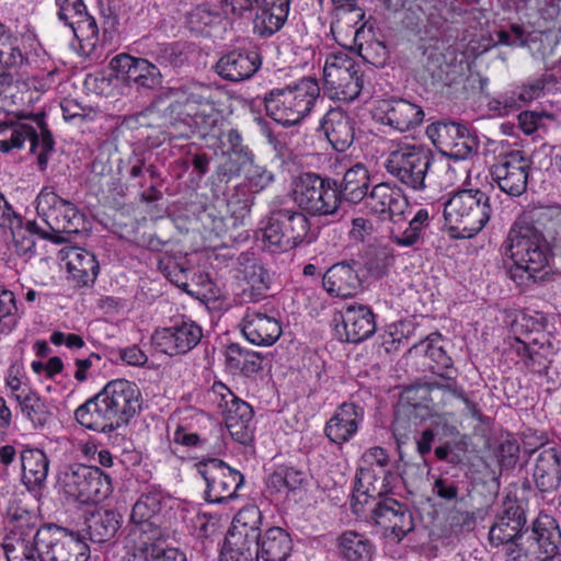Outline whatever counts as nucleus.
Returning a JSON list of instances; mask_svg holds the SVG:
<instances>
[{
    "label": "nucleus",
    "mask_w": 561,
    "mask_h": 561,
    "mask_svg": "<svg viewBox=\"0 0 561 561\" xmlns=\"http://www.w3.org/2000/svg\"><path fill=\"white\" fill-rule=\"evenodd\" d=\"M293 198L312 215H331L340 205V193L334 183L314 173H305L294 182Z\"/></svg>",
    "instance_id": "4468645a"
},
{
    "label": "nucleus",
    "mask_w": 561,
    "mask_h": 561,
    "mask_svg": "<svg viewBox=\"0 0 561 561\" xmlns=\"http://www.w3.org/2000/svg\"><path fill=\"white\" fill-rule=\"evenodd\" d=\"M12 250L24 260H30L35 253L34 236L25 228L18 226L12 229Z\"/></svg>",
    "instance_id": "052dcab7"
},
{
    "label": "nucleus",
    "mask_w": 561,
    "mask_h": 561,
    "mask_svg": "<svg viewBox=\"0 0 561 561\" xmlns=\"http://www.w3.org/2000/svg\"><path fill=\"white\" fill-rule=\"evenodd\" d=\"M345 340L357 343L371 336L376 330L374 313L364 305H350L342 311Z\"/></svg>",
    "instance_id": "c9c22d12"
},
{
    "label": "nucleus",
    "mask_w": 561,
    "mask_h": 561,
    "mask_svg": "<svg viewBox=\"0 0 561 561\" xmlns=\"http://www.w3.org/2000/svg\"><path fill=\"white\" fill-rule=\"evenodd\" d=\"M440 342L442 335L439 333L431 334L426 340L411 347L410 353H414L416 355L424 354L434 364L431 366V369L433 370L450 368L453 360L444 351Z\"/></svg>",
    "instance_id": "de8ad7c7"
},
{
    "label": "nucleus",
    "mask_w": 561,
    "mask_h": 561,
    "mask_svg": "<svg viewBox=\"0 0 561 561\" xmlns=\"http://www.w3.org/2000/svg\"><path fill=\"white\" fill-rule=\"evenodd\" d=\"M525 522L522 507L514 501H505L502 513L490 529L489 538L491 543L500 546L511 542L516 538Z\"/></svg>",
    "instance_id": "f704fd0d"
},
{
    "label": "nucleus",
    "mask_w": 561,
    "mask_h": 561,
    "mask_svg": "<svg viewBox=\"0 0 561 561\" xmlns=\"http://www.w3.org/2000/svg\"><path fill=\"white\" fill-rule=\"evenodd\" d=\"M261 511L255 505H248L240 510L234 516L231 527L227 535L259 539V528L261 525Z\"/></svg>",
    "instance_id": "49530a36"
},
{
    "label": "nucleus",
    "mask_w": 561,
    "mask_h": 561,
    "mask_svg": "<svg viewBox=\"0 0 561 561\" xmlns=\"http://www.w3.org/2000/svg\"><path fill=\"white\" fill-rule=\"evenodd\" d=\"M529 168V160L520 151H513L493 165L491 174L501 191L520 196L527 187Z\"/></svg>",
    "instance_id": "b1692460"
},
{
    "label": "nucleus",
    "mask_w": 561,
    "mask_h": 561,
    "mask_svg": "<svg viewBox=\"0 0 561 561\" xmlns=\"http://www.w3.org/2000/svg\"><path fill=\"white\" fill-rule=\"evenodd\" d=\"M257 542L259 556L263 561H285L293 549L290 536L280 527L267 529Z\"/></svg>",
    "instance_id": "58836bf2"
},
{
    "label": "nucleus",
    "mask_w": 561,
    "mask_h": 561,
    "mask_svg": "<svg viewBox=\"0 0 561 561\" xmlns=\"http://www.w3.org/2000/svg\"><path fill=\"white\" fill-rule=\"evenodd\" d=\"M365 204L381 220L392 221L401 219L409 207L400 187L388 182L375 185L366 196Z\"/></svg>",
    "instance_id": "393cba45"
},
{
    "label": "nucleus",
    "mask_w": 561,
    "mask_h": 561,
    "mask_svg": "<svg viewBox=\"0 0 561 561\" xmlns=\"http://www.w3.org/2000/svg\"><path fill=\"white\" fill-rule=\"evenodd\" d=\"M446 175L453 184H460L463 188H473L471 181V167L467 159L454 160V162L448 165Z\"/></svg>",
    "instance_id": "0e129e2a"
},
{
    "label": "nucleus",
    "mask_w": 561,
    "mask_h": 561,
    "mask_svg": "<svg viewBox=\"0 0 561 561\" xmlns=\"http://www.w3.org/2000/svg\"><path fill=\"white\" fill-rule=\"evenodd\" d=\"M319 131L323 134L334 150L344 152L354 142L355 122L344 111L332 108L321 118Z\"/></svg>",
    "instance_id": "bb28decb"
},
{
    "label": "nucleus",
    "mask_w": 561,
    "mask_h": 561,
    "mask_svg": "<svg viewBox=\"0 0 561 561\" xmlns=\"http://www.w3.org/2000/svg\"><path fill=\"white\" fill-rule=\"evenodd\" d=\"M256 13L253 30L260 36H272L285 24L290 9V0H255Z\"/></svg>",
    "instance_id": "c756f323"
},
{
    "label": "nucleus",
    "mask_w": 561,
    "mask_h": 561,
    "mask_svg": "<svg viewBox=\"0 0 561 561\" xmlns=\"http://www.w3.org/2000/svg\"><path fill=\"white\" fill-rule=\"evenodd\" d=\"M322 284L331 297L350 298L357 294L360 279L353 265L341 262L327 270L322 277Z\"/></svg>",
    "instance_id": "7c9ffc66"
},
{
    "label": "nucleus",
    "mask_w": 561,
    "mask_h": 561,
    "mask_svg": "<svg viewBox=\"0 0 561 561\" xmlns=\"http://www.w3.org/2000/svg\"><path fill=\"white\" fill-rule=\"evenodd\" d=\"M241 331L247 341L257 346H271L282 335V327L276 318L254 309L247 310Z\"/></svg>",
    "instance_id": "cd10ccee"
},
{
    "label": "nucleus",
    "mask_w": 561,
    "mask_h": 561,
    "mask_svg": "<svg viewBox=\"0 0 561 561\" xmlns=\"http://www.w3.org/2000/svg\"><path fill=\"white\" fill-rule=\"evenodd\" d=\"M169 95L171 102L167 107V116L171 139L188 138L194 133L203 137L210 133L216 135V128L224 117V92L193 83L183 89H171Z\"/></svg>",
    "instance_id": "f257e3e1"
},
{
    "label": "nucleus",
    "mask_w": 561,
    "mask_h": 561,
    "mask_svg": "<svg viewBox=\"0 0 561 561\" xmlns=\"http://www.w3.org/2000/svg\"><path fill=\"white\" fill-rule=\"evenodd\" d=\"M320 88L312 78H302L284 88L271 90L264 98L267 115L285 127L300 124L310 115Z\"/></svg>",
    "instance_id": "423d86ee"
},
{
    "label": "nucleus",
    "mask_w": 561,
    "mask_h": 561,
    "mask_svg": "<svg viewBox=\"0 0 561 561\" xmlns=\"http://www.w3.org/2000/svg\"><path fill=\"white\" fill-rule=\"evenodd\" d=\"M58 16L68 25L79 43V54L91 57L99 47V28L82 0H56Z\"/></svg>",
    "instance_id": "f3484780"
},
{
    "label": "nucleus",
    "mask_w": 561,
    "mask_h": 561,
    "mask_svg": "<svg viewBox=\"0 0 561 561\" xmlns=\"http://www.w3.org/2000/svg\"><path fill=\"white\" fill-rule=\"evenodd\" d=\"M274 181V174L265 167L259 165L250 161L244 169V185L249 193L257 194L265 190Z\"/></svg>",
    "instance_id": "5fc2aeb1"
},
{
    "label": "nucleus",
    "mask_w": 561,
    "mask_h": 561,
    "mask_svg": "<svg viewBox=\"0 0 561 561\" xmlns=\"http://www.w3.org/2000/svg\"><path fill=\"white\" fill-rule=\"evenodd\" d=\"M323 81L330 98L344 102L355 100L363 89L359 66L345 49H337L327 55Z\"/></svg>",
    "instance_id": "9b49d317"
},
{
    "label": "nucleus",
    "mask_w": 561,
    "mask_h": 561,
    "mask_svg": "<svg viewBox=\"0 0 561 561\" xmlns=\"http://www.w3.org/2000/svg\"><path fill=\"white\" fill-rule=\"evenodd\" d=\"M373 513L382 535L391 540L400 541L414 529L411 511L394 499L387 497L378 502Z\"/></svg>",
    "instance_id": "5701e85b"
},
{
    "label": "nucleus",
    "mask_w": 561,
    "mask_h": 561,
    "mask_svg": "<svg viewBox=\"0 0 561 561\" xmlns=\"http://www.w3.org/2000/svg\"><path fill=\"white\" fill-rule=\"evenodd\" d=\"M18 116V121L0 122V152L8 153L14 149H22L28 141L31 152L37 157L39 169L44 170L54 148L45 114L43 112L19 113Z\"/></svg>",
    "instance_id": "0eeeda50"
},
{
    "label": "nucleus",
    "mask_w": 561,
    "mask_h": 561,
    "mask_svg": "<svg viewBox=\"0 0 561 561\" xmlns=\"http://www.w3.org/2000/svg\"><path fill=\"white\" fill-rule=\"evenodd\" d=\"M369 184V173L362 163H356L350 168L343 179L342 193L344 197L352 202H360L367 194Z\"/></svg>",
    "instance_id": "a18cd8bd"
},
{
    "label": "nucleus",
    "mask_w": 561,
    "mask_h": 561,
    "mask_svg": "<svg viewBox=\"0 0 561 561\" xmlns=\"http://www.w3.org/2000/svg\"><path fill=\"white\" fill-rule=\"evenodd\" d=\"M140 408L139 387L127 379H114L81 404L75 416L80 425L89 430L110 433L127 425Z\"/></svg>",
    "instance_id": "f03ea898"
},
{
    "label": "nucleus",
    "mask_w": 561,
    "mask_h": 561,
    "mask_svg": "<svg viewBox=\"0 0 561 561\" xmlns=\"http://www.w3.org/2000/svg\"><path fill=\"white\" fill-rule=\"evenodd\" d=\"M149 560L150 561H187L185 552L175 547L168 546L162 540L149 539Z\"/></svg>",
    "instance_id": "e2e57ef3"
},
{
    "label": "nucleus",
    "mask_w": 561,
    "mask_h": 561,
    "mask_svg": "<svg viewBox=\"0 0 561 561\" xmlns=\"http://www.w3.org/2000/svg\"><path fill=\"white\" fill-rule=\"evenodd\" d=\"M57 486L65 496L80 504L99 503L112 492L108 476L95 466L81 463L60 470Z\"/></svg>",
    "instance_id": "1a4fd4ad"
},
{
    "label": "nucleus",
    "mask_w": 561,
    "mask_h": 561,
    "mask_svg": "<svg viewBox=\"0 0 561 561\" xmlns=\"http://www.w3.org/2000/svg\"><path fill=\"white\" fill-rule=\"evenodd\" d=\"M260 65L256 51L232 50L218 60L216 70L226 80L242 81L253 76Z\"/></svg>",
    "instance_id": "72a5a7b5"
},
{
    "label": "nucleus",
    "mask_w": 561,
    "mask_h": 561,
    "mask_svg": "<svg viewBox=\"0 0 561 561\" xmlns=\"http://www.w3.org/2000/svg\"><path fill=\"white\" fill-rule=\"evenodd\" d=\"M259 542L252 538L227 535L221 549V561H259Z\"/></svg>",
    "instance_id": "37998d69"
},
{
    "label": "nucleus",
    "mask_w": 561,
    "mask_h": 561,
    "mask_svg": "<svg viewBox=\"0 0 561 561\" xmlns=\"http://www.w3.org/2000/svg\"><path fill=\"white\" fill-rule=\"evenodd\" d=\"M203 329L191 319H182L159 328L152 335L153 344L162 353L175 356L192 351L202 340Z\"/></svg>",
    "instance_id": "412c9836"
},
{
    "label": "nucleus",
    "mask_w": 561,
    "mask_h": 561,
    "mask_svg": "<svg viewBox=\"0 0 561 561\" xmlns=\"http://www.w3.org/2000/svg\"><path fill=\"white\" fill-rule=\"evenodd\" d=\"M44 561H88L90 548L84 536L53 524L37 529Z\"/></svg>",
    "instance_id": "2eb2a0df"
},
{
    "label": "nucleus",
    "mask_w": 561,
    "mask_h": 561,
    "mask_svg": "<svg viewBox=\"0 0 561 561\" xmlns=\"http://www.w3.org/2000/svg\"><path fill=\"white\" fill-rule=\"evenodd\" d=\"M375 117L382 124L399 131H405L420 125L424 118L423 110L405 100H380L375 107Z\"/></svg>",
    "instance_id": "a878e982"
},
{
    "label": "nucleus",
    "mask_w": 561,
    "mask_h": 561,
    "mask_svg": "<svg viewBox=\"0 0 561 561\" xmlns=\"http://www.w3.org/2000/svg\"><path fill=\"white\" fill-rule=\"evenodd\" d=\"M492 207L490 198L479 188H462L444 202V220L453 237L472 238L489 222Z\"/></svg>",
    "instance_id": "39448f33"
},
{
    "label": "nucleus",
    "mask_w": 561,
    "mask_h": 561,
    "mask_svg": "<svg viewBox=\"0 0 561 561\" xmlns=\"http://www.w3.org/2000/svg\"><path fill=\"white\" fill-rule=\"evenodd\" d=\"M61 266L78 285L94 282L99 274V262L93 253L79 247H67L59 251Z\"/></svg>",
    "instance_id": "c85d7f7f"
},
{
    "label": "nucleus",
    "mask_w": 561,
    "mask_h": 561,
    "mask_svg": "<svg viewBox=\"0 0 561 561\" xmlns=\"http://www.w3.org/2000/svg\"><path fill=\"white\" fill-rule=\"evenodd\" d=\"M36 211L54 232L72 233L78 231L81 215L72 204L58 197L51 187H43L37 195Z\"/></svg>",
    "instance_id": "6ab92c4d"
},
{
    "label": "nucleus",
    "mask_w": 561,
    "mask_h": 561,
    "mask_svg": "<svg viewBox=\"0 0 561 561\" xmlns=\"http://www.w3.org/2000/svg\"><path fill=\"white\" fill-rule=\"evenodd\" d=\"M504 257L510 278L523 285L528 279H541L548 273L551 251L539 229L518 220L507 233Z\"/></svg>",
    "instance_id": "7ed1b4c3"
},
{
    "label": "nucleus",
    "mask_w": 561,
    "mask_h": 561,
    "mask_svg": "<svg viewBox=\"0 0 561 561\" xmlns=\"http://www.w3.org/2000/svg\"><path fill=\"white\" fill-rule=\"evenodd\" d=\"M21 413L35 427L45 425L49 417V408L45 399H43L34 389L23 394L16 400Z\"/></svg>",
    "instance_id": "8fccbe9b"
},
{
    "label": "nucleus",
    "mask_w": 561,
    "mask_h": 561,
    "mask_svg": "<svg viewBox=\"0 0 561 561\" xmlns=\"http://www.w3.org/2000/svg\"><path fill=\"white\" fill-rule=\"evenodd\" d=\"M39 43L32 30L13 34L0 23V69L18 72L27 61L31 51L36 53Z\"/></svg>",
    "instance_id": "4be33fe9"
},
{
    "label": "nucleus",
    "mask_w": 561,
    "mask_h": 561,
    "mask_svg": "<svg viewBox=\"0 0 561 561\" xmlns=\"http://www.w3.org/2000/svg\"><path fill=\"white\" fill-rule=\"evenodd\" d=\"M543 88H545V84L541 79L535 80L531 83L523 85L518 90V92H514L512 98L505 99L503 101L504 107H505L504 114H507L511 108L520 107L522 104L540 98V95L542 94Z\"/></svg>",
    "instance_id": "6e6d98bb"
},
{
    "label": "nucleus",
    "mask_w": 561,
    "mask_h": 561,
    "mask_svg": "<svg viewBox=\"0 0 561 561\" xmlns=\"http://www.w3.org/2000/svg\"><path fill=\"white\" fill-rule=\"evenodd\" d=\"M217 10L208 5H198L187 15V25L193 32L202 33L205 26L211 25L219 21Z\"/></svg>",
    "instance_id": "680f3d73"
},
{
    "label": "nucleus",
    "mask_w": 561,
    "mask_h": 561,
    "mask_svg": "<svg viewBox=\"0 0 561 561\" xmlns=\"http://www.w3.org/2000/svg\"><path fill=\"white\" fill-rule=\"evenodd\" d=\"M524 539L547 560L557 554L561 531L552 516L540 514L534 522L531 534Z\"/></svg>",
    "instance_id": "2f4dec72"
},
{
    "label": "nucleus",
    "mask_w": 561,
    "mask_h": 561,
    "mask_svg": "<svg viewBox=\"0 0 561 561\" xmlns=\"http://www.w3.org/2000/svg\"><path fill=\"white\" fill-rule=\"evenodd\" d=\"M22 480L28 490H36L47 479L49 461L43 450L26 448L21 453Z\"/></svg>",
    "instance_id": "a19ab883"
},
{
    "label": "nucleus",
    "mask_w": 561,
    "mask_h": 561,
    "mask_svg": "<svg viewBox=\"0 0 561 561\" xmlns=\"http://www.w3.org/2000/svg\"><path fill=\"white\" fill-rule=\"evenodd\" d=\"M305 473L290 467L278 468L266 481V488L276 500H287L301 491Z\"/></svg>",
    "instance_id": "ea45409f"
},
{
    "label": "nucleus",
    "mask_w": 561,
    "mask_h": 561,
    "mask_svg": "<svg viewBox=\"0 0 561 561\" xmlns=\"http://www.w3.org/2000/svg\"><path fill=\"white\" fill-rule=\"evenodd\" d=\"M451 396L447 386L435 382L414 385L402 391L399 404L407 408L410 415L420 420L434 419V428L425 430L416 442L421 455L430 453L436 435H455V426L449 425L446 415L440 413Z\"/></svg>",
    "instance_id": "20e7f679"
},
{
    "label": "nucleus",
    "mask_w": 561,
    "mask_h": 561,
    "mask_svg": "<svg viewBox=\"0 0 561 561\" xmlns=\"http://www.w3.org/2000/svg\"><path fill=\"white\" fill-rule=\"evenodd\" d=\"M197 472L206 482V500L209 503H222L234 496L243 484V477L222 460L209 458L196 465Z\"/></svg>",
    "instance_id": "a211bd4d"
},
{
    "label": "nucleus",
    "mask_w": 561,
    "mask_h": 561,
    "mask_svg": "<svg viewBox=\"0 0 561 561\" xmlns=\"http://www.w3.org/2000/svg\"><path fill=\"white\" fill-rule=\"evenodd\" d=\"M518 540L510 546L506 561H545L543 557L527 543L524 536H520Z\"/></svg>",
    "instance_id": "69168bd1"
},
{
    "label": "nucleus",
    "mask_w": 561,
    "mask_h": 561,
    "mask_svg": "<svg viewBox=\"0 0 561 561\" xmlns=\"http://www.w3.org/2000/svg\"><path fill=\"white\" fill-rule=\"evenodd\" d=\"M259 238L271 252H285L298 244L310 243L314 234L302 213L284 208L274 210L260 229Z\"/></svg>",
    "instance_id": "6e6552de"
},
{
    "label": "nucleus",
    "mask_w": 561,
    "mask_h": 561,
    "mask_svg": "<svg viewBox=\"0 0 561 561\" xmlns=\"http://www.w3.org/2000/svg\"><path fill=\"white\" fill-rule=\"evenodd\" d=\"M18 72L0 73V112L14 113L13 107L18 104H31L34 102L32 95L26 96L23 81L14 80Z\"/></svg>",
    "instance_id": "79ce46f5"
},
{
    "label": "nucleus",
    "mask_w": 561,
    "mask_h": 561,
    "mask_svg": "<svg viewBox=\"0 0 561 561\" xmlns=\"http://www.w3.org/2000/svg\"><path fill=\"white\" fill-rule=\"evenodd\" d=\"M432 163V153L423 145L403 144L385 161L387 171L413 190H423Z\"/></svg>",
    "instance_id": "f8f14e48"
},
{
    "label": "nucleus",
    "mask_w": 561,
    "mask_h": 561,
    "mask_svg": "<svg viewBox=\"0 0 561 561\" xmlns=\"http://www.w3.org/2000/svg\"><path fill=\"white\" fill-rule=\"evenodd\" d=\"M244 280L249 285L253 298H259L270 286V275L259 263H253L244 268Z\"/></svg>",
    "instance_id": "4d7b16f0"
},
{
    "label": "nucleus",
    "mask_w": 561,
    "mask_h": 561,
    "mask_svg": "<svg viewBox=\"0 0 561 561\" xmlns=\"http://www.w3.org/2000/svg\"><path fill=\"white\" fill-rule=\"evenodd\" d=\"M16 304L11 290L0 288V332H9L15 322Z\"/></svg>",
    "instance_id": "bf43d9fd"
},
{
    "label": "nucleus",
    "mask_w": 561,
    "mask_h": 561,
    "mask_svg": "<svg viewBox=\"0 0 561 561\" xmlns=\"http://www.w3.org/2000/svg\"><path fill=\"white\" fill-rule=\"evenodd\" d=\"M144 71L139 72L135 87L137 89H156L161 83V73L158 67L150 61L141 62Z\"/></svg>",
    "instance_id": "774afa93"
},
{
    "label": "nucleus",
    "mask_w": 561,
    "mask_h": 561,
    "mask_svg": "<svg viewBox=\"0 0 561 561\" xmlns=\"http://www.w3.org/2000/svg\"><path fill=\"white\" fill-rule=\"evenodd\" d=\"M209 397L220 411L233 439L241 444L249 443L253 436V410L250 404L220 381L214 382Z\"/></svg>",
    "instance_id": "ddd939ff"
},
{
    "label": "nucleus",
    "mask_w": 561,
    "mask_h": 561,
    "mask_svg": "<svg viewBox=\"0 0 561 561\" xmlns=\"http://www.w3.org/2000/svg\"><path fill=\"white\" fill-rule=\"evenodd\" d=\"M360 55L369 64L381 67L388 57V49L383 43L375 41L360 45Z\"/></svg>",
    "instance_id": "338daca9"
},
{
    "label": "nucleus",
    "mask_w": 561,
    "mask_h": 561,
    "mask_svg": "<svg viewBox=\"0 0 561 561\" xmlns=\"http://www.w3.org/2000/svg\"><path fill=\"white\" fill-rule=\"evenodd\" d=\"M336 549L344 561H371L376 552L371 540L355 530L343 531L337 538Z\"/></svg>",
    "instance_id": "4c0bfd02"
},
{
    "label": "nucleus",
    "mask_w": 561,
    "mask_h": 561,
    "mask_svg": "<svg viewBox=\"0 0 561 561\" xmlns=\"http://www.w3.org/2000/svg\"><path fill=\"white\" fill-rule=\"evenodd\" d=\"M534 479L542 492L557 489L561 482V451L556 447H543L536 458Z\"/></svg>",
    "instance_id": "e433bc0d"
},
{
    "label": "nucleus",
    "mask_w": 561,
    "mask_h": 561,
    "mask_svg": "<svg viewBox=\"0 0 561 561\" xmlns=\"http://www.w3.org/2000/svg\"><path fill=\"white\" fill-rule=\"evenodd\" d=\"M7 561H44V550L38 545L37 531L32 540H5Z\"/></svg>",
    "instance_id": "09e8293b"
},
{
    "label": "nucleus",
    "mask_w": 561,
    "mask_h": 561,
    "mask_svg": "<svg viewBox=\"0 0 561 561\" xmlns=\"http://www.w3.org/2000/svg\"><path fill=\"white\" fill-rule=\"evenodd\" d=\"M121 526V516L114 511H98L89 519L91 540L104 542L115 536Z\"/></svg>",
    "instance_id": "c03bdc74"
},
{
    "label": "nucleus",
    "mask_w": 561,
    "mask_h": 561,
    "mask_svg": "<svg viewBox=\"0 0 561 561\" xmlns=\"http://www.w3.org/2000/svg\"><path fill=\"white\" fill-rule=\"evenodd\" d=\"M146 61L147 59L144 58H136L128 54H119L111 60L110 67L117 79L135 85L139 72L144 71V65H141V62Z\"/></svg>",
    "instance_id": "3c124183"
},
{
    "label": "nucleus",
    "mask_w": 561,
    "mask_h": 561,
    "mask_svg": "<svg viewBox=\"0 0 561 561\" xmlns=\"http://www.w3.org/2000/svg\"><path fill=\"white\" fill-rule=\"evenodd\" d=\"M363 410L353 403H343L325 425L328 438L335 444L350 440L358 431Z\"/></svg>",
    "instance_id": "473e14b6"
},
{
    "label": "nucleus",
    "mask_w": 561,
    "mask_h": 561,
    "mask_svg": "<svg viewBox=\"0 0 561 561\" xmlns=\"http://www.w3.org/2000/svg\"><path fill=\"white\" fill-rule=\"evenodd\" d=\"M432 142L454 160H466L477 149V142L468 128L454 122H438L426 128Z\"/></svg>",
    "instance_id": "aec40b11"
},
{
    "label": "nucleus",
    "mask_w": 561,
    "mask_h": 561,
    "mask_svg": "<svg viewBox=\"0 0 561 561\" xmlns=\"http://www.w3.org/2000/svg\"><path fill=\"white\" fill-rule=\"evenodd\" d=\"M4 386L9 389L11 397L16 401L33 388L30 386L28 377L20 363H13L8 368L4 377Z\"/></svg>",
    "instance_id": "864d4df0"
},
{
    "label": "nucleus",
    "mask_w": 561,
    "mask_h": 561,
    "mask_svg": "<svg viewBox=\"0 0 561 561\" xmlns=\"http://www.w3.org/2000/svg\"><path fill=\"white\" fill-rule=\"evenodd\" d=\"M389 457L381 447L367 449L359 462L353 489V507L359 512L358 505L382 496L391 491L390 481L393 474L387 470Z\"/></svg>",
    "instance_id": "9d476101"
},
{
    "label": "nucleus",
    "mask_w": 561,
    "mask_h": 561,
    "mask_svg": "<svg viewBox=\"0 0 561 561\" xmlns=\"http://www.w3.org/2000/svg\"><path fill=\"white\" fill-rule=\"evenodd\" d=\"M55 83V70L32 75L23 81L26 96L32 95L34 102L41 94L48 91Z\"/></svg>",
    "instance_id": "13d9d810"
},
{
    "label": "nucleus",
    "mask_w": 561,
    "mask_h": 561,
    "mask_svg": "<svg viewBox=\"0 0 561 561\" xmlns=\"http://www.w3.org/2000/svg\"><path fill=\"white\" fill-rule=\"evenodd\" d=\"M176 510H187L185 501L164 494L161 491H151L142 494L134 504L130 513V522L141 533L159 534L157 530L160 515L173 517Z\"/></svg>",
    "instance_id": "dca6fc26"
},
{
    "label": "nucleus",
    "mask_w": 561,
    "mask_h": 561,
    "mask_svg": "<svg viewBox=\"0 0 561 561\" xmlns=\"http://www.w3.org/2000/svg\"><path fill=\"white\" fill-rule=\"evenodd\" d=\"M187 510H176L174 512V518H181L183 520L191 519L193 527L199 536H208L213 534L218 524V518L208 513L199 512L195 505L187 503Z\"/></svg>",
    "instance_id": "603ef678"
}]
</instances>
